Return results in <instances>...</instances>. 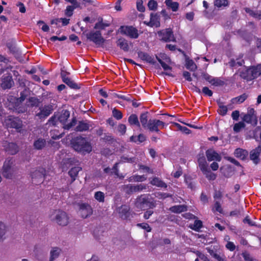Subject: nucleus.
I'll return each mask as SVG.
<instances>
[{
    "label": "nucleus",
    "mask_w": 261,
    "mask_h": 261,
    "mask_svg": "<svg viewBox=\"0 0 261 261\" xmlns=\"http://www.w3.org/2000/svg\"><path fill=\"white\" fill-rule=\"evenodd\" d=\"M140 121L143 127L150 132L158 133L160 128H163L166 126L165 123L160 120L150 119L148 120L147 113H143L140 115Z\"/></svg>",
    "instance_id": "nucleus-1"
},
{
    "label": "nucleus",
    "mask_w": 261,
    "mask_h": 261,
    "mask_svg": "<svg viewBox=\"0 0 261 261\" xmlns=\"http://www.w3.org/2000/svg\"><path fill=\"white\" fill-rule=\"evenodd\" d=\"M70 116V112L65 110H62L60 113L57 114L49 120V122L53 125H56L58 121L60 122L63 125L64 129H69L75 124V119H73L69 123H66Z\"/></svg>",
    "instance_id": "nucleus-2"
},
{
    "label": "nucleus",
    "mask_w": 261,
    "mask_h": 261,
    "mask_svg": "<svg viewBox=\"0 0 261 261\" xmlns=\"http://www.w3.org/2000/svg\"><path fill=\"white\" fill-rule=\"evenodd\" d=\"M72 144L75 151L83 154L89 153L92 150V147L90 142L83 137L76 138L72 141Z\"/></svg>",
    "instance_id": "nucleus-3"
},
{
    "label": "nucleus",
    "mask_w": 261,
    "mask_h": 261,
    "mask_svg": "<svg viewBox=\"0 0 261 261\" xmlns=\"http://www.w3.org/2000/svg\"><path fill=\"white\" fill-rule=\"evenodd\" d=\"M49 218L52 221L62 226L67 225L69 222V218L67 213L60 210L53 211Z\"/></svg>",
    "instance_id": "nucleus-4"
},
{
    "label": "nucleus",
    "mask_w": 261,
    "mask_h": 261,
    "mask_svg": "<svg viewBox=\"0 0 261 261\" xmlns=\"http://www.w3.org/2000/svg\"><path fill=\"white\" fill-rule=\"evenodd\" d=\"M14 161L12 159H7L4 162L3 168V174L7 178H10L17 170Z\"/></svg>",
    "instance_id": "nucleus-5"
},
{
    "label": "nucleus",
    "mask_w": 261,
    "mask_h": 261,
    "mask_svg": "<svg viewBox=\"0 0 261 261\" xmlns=\"http://www.w3.org/2000/svg\"><path fill=\"white\" fill-rule=\"evenodd\" d=\"M119 32L121 34L125 35L132 39H136L139 36L138 30L133 26H121L119 29Z\"/></svg>",
    "instance_id": "nucleus-6"
},
{
    "label": "nucleus",
    "mask_w": 261,
    "mask_h": 261,
    "mask_svg": "<svg viewBox=\"0 0 261 261\" xmlns=\"http://www.w3.org/2000/svg\"><path fill=\"white\" fill-rule=\"evenodd\" d=\"M157 59L165 71L162 73L170 76H174L172 73V68L169 65L171 63L170 59L165 56V58H163V60L158 57Z\"/></svg>",
    "instance_id": "nucleus-7"
},
{
    "label": "nucleus",
    "mask_w": 261,
    "mask_h": 261,
    "mask_svg": "<svg viewBox=\"0 0 261 261\" xmlns=\"http://www.w3.org/2000/svg\"><path fill=\"white\" fill-rule=\"evenodd\" d=\"M87 38L90 41H93L96 45L101 46L103 45L105 40L101 36L99 31L91 32L87 34Z\"/></svg>",
    "instance_id": "nucleus-8"
},
{
    "label": "nucleus",
    "mask_w": 261,
    "mask_h": 261,
    "mask_svg": "<svg viewBox=\"0 0 261 261\" xmlns=\"http://www.w3.org/2000/svg\"><path fill=\"white\" fill-rule=\"evenodd\" d=\"M4 124L7 127L14 128L16 129H19L22 126V122L18 118L10 116L5 120Z\"/></svg>",
    "instance_id": "nucleus-9"
},
{
    "label": "nucleus",
    "mask_w": 261,
    "mask_h": 261,
    "mask_svg": "<svg viewBox=\"0 0 261 261\" xmlns=\"http://www.w3.org/2000/svg\"><path fill=\"white\" fill-rule=\"evenodd\" d=\"M118 216L123 220H127L130 216V207L127 205H122L118 207L116 211Z\"/></svg>",
    "instance_id": "nucleus-10"
},
{
    "label": "nucleus",
    "mask_w": 261,
    "mask_h": 261,
    "mask_svg": "<svg viewBox=\"0 0 261 261\" xmlns=\"http://www.w3.org/2000/svg\"><path fill=\"white\" fill-rule=\"evenodd\" d=\"M158 34L161 39L166 42L175 41L173 32L170 29L160 31Z\"/></svg>",
    "instance_id": "nucleus-11"
},
{
    "label": "nucleus",
    "mask_w": 261,
    "mask_h": 261,
    "mask_svg": "<svg viewBox=\"0 0 261 261\" xmlns=\"http://www.w3.org/2000/svg\"><path fill=\"white\" fill-rule=\"evenodd\" d=\"M79 213L82 218H86L92 215L93 210L89 204L82 203L80 204Z\"/></svg>",
    "instance_id": "nucleus-12"
},
{
    "label": "nucleus",
    "mask_w": 261,
    "mask_h": 261,
    "mask_svg": "<svg viewBox=\"0 0 261 261\" xmlns=\"http://www.w3.org/2000/svg\"><path fill=\"white\" fill-rule=\"evenodd\" d=\"M148 197L147 196L143 195L138 197L136 201L135 205L137 207L140 209H144L146 206L148 205Z\"/></svg>",
    "instance_id": "nucleus-13"
},
{
    "label": "nucleus",
    "mask_w": 261,
    "mask_h": 261,
    "mask_svg": "<svg viewBox=\"0 0 261 261\" xmlns=\"http://www.w3.org/2000/svg\"><path fill=\"white\" fill-rule=\"evenodd\" d=\"M52 111L51 106H45L40 109V112L36 114V116L40 119L45 118L51 114Z\"/></svg>",
    "instance_id": "nucleus-14"
},
{
    "label": "nucleus",
    "mask_w": 261,
    "mask_h": 261,
    "mask_svg": "<svg viewBox=\"0 0 261 261\" xmlns=\"http://www.w3.org/2000/svg\"><path fill=\"white\" fill-rule=\"evenodd\" d=\"M205 154L207 160L210 162L213 161L220 162L221 160V156L213 149H208Z\"/></svg>",
    "instance_id": "nucleus-15"
},
{
    "label": "nucleus",
    "mask_w": 261,
    "mask_h": 261,
    "mask_svg": "<svg viewBox=\"0 0 261 261\" xmlns=\"http://www.w3.org/2000/svg\"><path fill=\"white\" fill-rule=\"evenodd\" d=\"M9 226L4 222L0 221V242H3L7 238Z\"/></svg>",
    "instance_id": "nucleus-16"
},
{
    "label": "nucleus",
    "mask_w": 261,
    "mask_h": 261,
    "mask_svg": "<svg viewBox=\"0 0 261 261\" xmlns=\"http://www.w3.org/2000/svg\"><path fill=\"white\" fill-rule=\"evenodd\" d=\"M61 251V249L59 247H54L51 248L49 253V261H54L58 258Z\"/></svg>",
    "instance_id": "nucleus-17"
},
{
    "label": "nucleus",
    "mask_w": 261,
    "mask_h": 261,
    "mask_svg": "<svg viewBox=\"0 0 261 261\" xmlns=\"http://www.w3.org/2000/svg\"><path fill=\"white\" fill-rule=\"evenodd\" d=\"M5 150L8 153L15 154L18 151V147L14 143H9L5 146Z\"/></svg>",
    "instance_id": "nucleus-18"
},
{
    "label": "nucleus",
    "mask_w": 261,
    "mask_h": 261,
    "mask_svg": "<svg viewBox=\"0 0 261 261\" xmlns=\"http://www.w3.org/2000/svg\"><path fill=\"white\" fill-rule=\"evenodd\" d=\"M13 84V81L12 77L11 76H7L3 79L1 84V86L2 88L4 89H9L11 87Z\"/></svg>",
    "instance_id": "nucleus-19"
},
{
    "label": "nucleus",
    "mask_w": 261,
    "mask_h": 261,
    "mask_svg": "<svg viewBox=\"0 0 261 261\" xmlns=\"http://www.w3.org/2000/svg\"><path fill=\"white\" fill-rule=\"evenodd\" d=\"M240 76L241 77L246 79L248 81L251 80L253 79L252 76H251V71L250 68H243L241 71L240 72Z\"/></svg>",
    "instance_id": "nucleus-20"
},
{
    "label": "nucleus",
    "mask_w": 261,
    "mask_h": 261,
    "mask_svg": "<svg viewBox=\"0 0 261 261\" xmlns=\"http://www.w3.org/2000/svg\"><path fill=\"white\" fill-rule=\"evenodd\" d=\"M82 170L80 167H74L71 168L68 172L69 175L71 178V183L73 182L76 179L79 171Z\"/></svg>",
    "instance_id": "nucleus-21"
},
{
    "label": "nucleus",
    "mask_w": 261,
    "mask_h": 261,
    "mask_svg": "<svg viewBox=\"0 0 261 261\" xmlns=\"http://www.w3.org/2000/svg\"><path fill=\"white\" fill-rule=\"evenodd\" d=\"M160 21L158 16L156 15H153L151 14L150 15V19L149 22H148L147 24L148 26L153 27H159L160 26Z\"/></svg>",
    "instance_id": "nucleus-22"
},
{
    "label": "nucleus",
    "mask_w": 261,
    "mask_h": 261,
    "mask_svg": "<svg viewBox=\"0 0 261 261\" xmlns=\"http://www.w3.org/2000/svg\"><path fill=\"white\" fill-rule=\"evenodd\" d=\"M117 44L125 51H127L129 49L127 41L124 38L119 39L117 42Z\"/></svg>",
    "instance_id": "nucleus-23"
},
{
    "label": "nucleus",
    "mask_w": 261,
    "mask_h": 261,
    "mask_svg": "<svg viewBox=\"0 0 261 261\" xmlns=\"http://www.w3.org/2000/svg\"><path fill=\"white\" fill-rule=\"evenodd\" d=\"M251 71V76L253 79L261 75V64L256 66H252L250 67Z\"/></svg>",
    "instance_id": "nucleus-24"
},
{
    "label": "nucleus",
    "mask_w": 261,
    "mask_h": 261,
    "mask_svg": "<svg viewBox=\"0 0 261 261\" xmlns=\"http://www.w3.org/2000/svg\"><path fill=\"white\" fill-rule=\"evenodd\" d=\"M199 167L201 171L203 172L208 169V164L205 161L204 157L202 156L198 160Z\"/></svg>",
    "instance_id": "nucleus-25"
},
{
    "label": "nucleus",
    "mask_w": 261,
    "mask_h": 261,
    "mask_svg": "<svg viewBox=\"0 0 261 261\" xmlns=\"http://www.w3.org/2000/svg\"><path fill=\"white\" fill-rule=\"evenodd\" d=\"M138 55L139 58H140L142 60L150 63H153V58L147 53L142 51H139L138 52Z\"/></svg>",
    "instance_id": "nucleus-26"
},
{
    "label": "nucleus",
    "mask_w": 261,
    "mask_h": 261,
    "mask_svg": "<svg viewBox=\"0 0 261 261\" xmlns=\"http://www.w3.org/2000/svg\"><path fill=\"white\" fill-rule=\"evenodd\" d=\"M245 12L251 16L258 19H261V11H253L249 8H246Z\"/></svg>",
    "instance_id": "nucleus-27"
},
{
    "label": "nucleus",
    "mask_w": 261,
    "mask_h": 261,
    "mask_svg": "<svg viewBox=\"0 0 261 261\" xmlns=\"http://www.w3.org/2000/svg\"><path fill=\"white\" fill-rule=\"evenodd\" d=\"M170 211L175 213H180L187 211V206L184 205H175L170 208Z\"/></svg>",
    "instance_id": "nucleus-28"
},
{
    "label": "nucleus",
    "mask_w": 261,
    "mask_h": 261,
    "mask_svg": "<svg viewBox=\"0 0 261 261\" xmlns=\"http://www.w3.org/2000/svg\"><path fill=\"white\" fill-rule=\"evenodd\" d=\"M234 155L241 160H244L247 155V151L241 148H238L234 151Z\"/></svg>",
    "instance_id": "nucleus-29"
},
{
    "label": "nucleus",
    "mask_w": 261,
    "mask_h": 261,
    "mask_svg": "<svg viewBox=\"0 0 261 261\" xmlns=\"http://www.w3.org/2000/svg\"><path fill=\"white\" fill-rule=\"evenodd\" d=\"M128 121L130 125H136L138 127L140 126V123L138 120V117L135 114H132L128 119Z\"/></svg>",
    "instance_id": "nucleus-30"
},
{
    "label": "nucleus",
    "mask_w": 261,
    "mask_h": 261,
    "mask_svg": "<svg viewBox=\"0 0 261 261\" xmlns=\"http://www.w3.org/2000/svg\"><path fill=\"white\" fill-rule=\"evenodd\" d=\"M63 81L68 85L70 87L72 88H77V85L71 80L68 77L66 76L63 73H61Z\"/></svg>",
    "instance_id": "nucleus-31"
},
{
    "label": "nucleus",
    "mask_w": 261,
    "mask_h": 261,
    "mask_svg": "<svg viewBox=\"0 0 261 261\" xmlns=\"http://www.w3.org/2000/svg\"><path fill=\"white\" fill-rule=\"evenodd\" d=\"M229 5V2L227 0H215L214 1V5L215 7L223 9L225 7L228 6Z\"/></svg>",
    "instance_id": "nucleus-32"
},
{
    "label": "nucleus",
    "mask_w": 261,
    "mask_h": 261,
    "mask_svg": "<svg viewBox=\"0 0 261 261\" xmlns=\"http://www.w3.org/2000/svg\"><path fill=\"white\" fill-rule=\"evenodd\" d=\"M150 183L151 185L153 186H155L161 188H166L167 185L165 183H164L163 181L160 180L159 178L155 177L153 178L151 181Z\"/></svg>",
    "instance_id": "nucleus-33"
},
{
    "label": "nucleus",
    "mask_w": 261,
    "mask_h": 261,
    "mask_svg": "<svg viewBox=\"0 0 261 261\" xmlns=\"http://www.w3.org/2000/svg\"><path fill=\"white\" fill-rule=\"evenodd\" d=\"M46 141L43 139H38L34 143V146L37 149H41L45 146Z\"/></svg>",
    "instance_id": "nucleus-34"
},
{
    "label": "nucleus",
    "mask_w": 261,
    "mask_h": 261,
    "mask_svg": "<svg viewBox=\"0 0 261 261\" xmlns=\"http://www.w3.org/2000/svg\"><path fill=\"white\" fill-rule=\"evenodd\" d=\"M89 128V125L88 123L85 122H80L76 127L77 131L83 132L87 130Z\"/></svg>",
    "instance_id": "nucleus-35"
},
{
    "label": "nucleus",
    "mask_w": 261,
    "mask_h": 261,
    "mask_svg": "<svg viewBox=\"0 0 261 261\" xmlns=\"http://www.w3.org/2000/svg\"><path fill=\"white\" fill-rule=\"evenodd\" d=\"M202 226V221L199 220H196L193 224H190L189 227L195 231H198Z\"/></svg>",
    "instance_id": "nucleus-36"
},
{
    "label": "nucleus",
    "mask_w": 261,
    "mask_h": 261,
    "mask_svg": "<svg viewBox=\"0 0 261 261\" xmlns=\"http://www.w3.org/2000/svg\"><path fill=\"white\" fill-rule=\"evenodd\" d=\"M94 198L99 202H103L105 201V195L104 193L101 191L95 192L94 195Z\"/></svg>",
    "instance_id": "nucleus-37"
},
{
    "label": "nucleus",
    "mask_w": 261,
    "mask_h": 261,
    "mask_svg": "<svg viewBox=\"0 0 261 261\" xmlns=\"http://www.w3.org/2000/svg\"><path fill=\"white\" fill-rule=\"evenodd\" d=\"M146 179V177L144 175H135L131 176L128 179V181L133 182V181H137V182H141L145 180Z\"/></svg>",
    "instance_id": "nucleus-38"
},
{
    "label": "nucleus",
    "mask_w": 261,
    "mask_h": 261,
    "mask_svg": "<svg viewBox=\"0 0 261 261\" xmlns=\"http://www.w3.org/2000/svg\"><path fill=\"white\" fill-rule=\"evenodd\" d=\"M186 66L187 69L191 71H194L197 68V66L194 61L190 59L186 60Z\"/></svg>",
    "instance_id": "nucleus-39"
},
{
    "label": "nucleus",
    "mask_w": 261,
    "mask_h": 261,
    "mask_svg": "<svg viewBox=\"0 0 261 261\" xmlns=\"http://www.w3.org/2000/svg\"><path fill=\"white\" fill-rule=\"evenodd\" d=\"M145 136L143 134H140L138 136H132L130 141L136 143H142L145 140Z\"/></svg>",
    "instance_id": "nucleus-40"
},
{
    "label": "nucleus",
    "mask_w": 261,
    "mask_h": 261,
    "mask_svg": "<svg viewBox=\"0 0 261 261\" xmlns=\"http://www.w3.org/2000/svg\"><path fill=\"white\" fill-rule=\"evenodd\" d=\"M244 63V61L242 59H239L234 60V59L231 60L229 62V65L231 67H238L242 65Z\"/></svg>",
    "instance_id": "nucleus-41"
},
{
    "label": "nucleus",
    "mask_w": 261,
    "mask_h": 261,
    "mask_svg": "<svg viewBox=\"0 0 261 261\" xmlns=\"http://www.w3.org/2000/svg\"><path fill=\"white\" fill-rule=\"evenodd\" d=\"M224 82L219 77H214L212 79V81L211 83L213 86H220L223 85Z\"/></svg>",
    "instance_id": "nucleus-42"
},
{
    "label": "nucleus",
    "mask_w": 261,
    "mask_h": 261,
    "mask_svg": "<svg viewBox=\"0 0 261 261\" xmlns=\"http://www.w3.org/2000/svg\"><path fill=\"white\" fill-rule=\"evenodd\" d=\"M203 174L209 180H214L216 178V174L211 172L210 169L203 172Z\"/></svg>",
    "instance_id": "nucleus-43"
},
{
    "label": "nucleus",
    "mask_w": 261,
    "mask_h": 261,
    "mask_svg": "<svg viewBox=\"0 0 261 261\" xmlns=\"http://www.w3.org/2000/svg\"><path fill=\"white\" fill-rule=\"evenodd\" d=\"M77 7L71 6H67L64 11V14L67 17H71L73 15V11Z\"/></svg>",
    "instance_id": "nucleus-44"
},
{
    "label": "nucleus",
    "mask_w": 261,
    "mask_h": 261,
    "mask_svg": "<svg viewBox=\"0 0 261 261\" xmlns=\"http://www.w3.org/2000/svg\"><path fill=\"white\" fill-rule=\"evenodd\" d=\"M51 137L54 139H59L62 137L63 134L59 133L58 130L55 129L50 132Z\"/></svg>",
    "instance_id": "nucleus-45"
},
{
    "label": "nucleus",
    "mask_w": 261,
    "mask_h": 261,
    "mask_svg": "<svg viewBox=\"0 0 261 261\" xmlns=\"http://www.w3.org/2000/svg\"><path fill=\"white\" fill-rule=\"evenodd\" d=\"M158 4L155 0H150L148 3V7L150 10H155L157 9Z\"/></svg>",
    "instance_id": "nucleus-46"
},
{
    "label": "nucleus",
    "mask_w": 261,
    "mask_h": 261,
    "mask_svg": "<svg viewBox=\"0 0 261 261\" xmlns=\"http://www.w3.org/2000/svg\"><path fill=\"white\" fill-rule=\"evenodd\" d=\"M245 127V124L243 122H240L236 123L233 126V130L236 132H239L241 129Z\"/></svg>",
    "instance_id": "nucleus-47"
},
{
    "label": "nucleus",
    "mask_w": 261,
    "mask_h": 261,
    "mask_svg": "<svg viewBox=\"0 0 261 261\" xmlns=\"http://www.w3.org/2000/svg\"><path fill=\"white\" fill-rule=\"evenodd\" d=\"M174 125L177 127V128L186 134L190 133V130L186 126L180 125L179 124L175 123Z\"/></svg>",
    "instance_id": "nucleus-48"
},
{
    "label": "nucleus",
    "mask_w": 261,
    "mask_h": 261,
    "mask_svg": "<svg viewBox=\"0 0 261 261\" xmlns=\"http://www.w3.org/2000/svg\"><path fill=\"white\" fill-rule=\"evenodd\" d=\"M112 113L113 116L117 120H120L122 118L121 112L116 109L113 110Z\"/></svg>",
    "instance_id": "nucleus-49"
},
{
    "label": "nucleus",
    "mask_w": 261,
    "mask_h": 261,
    "mask_svg": "<svg viewBox=\"0 0 261 261\" xmlns=\"http://www.w3.org/2000/svg\"><path fill=\"white\" fill-rule=\"evenodd\" d=\"M218 111L220 115L224 116L227 113V108L225 106L220 105Z\"/></svg>",
    "instance_id": "nucleus-50"
},
{
    "label": "nucleus",
    "mask_w": 261,
    "mask_h": 261,
    "mask_svg": "<svg viewBox=\"0 0 261 261\" xmlns=\"http://www.w3.org/2000/svg\"><path fill=\"white\" fill-rule=\"evenodd\" d=\"M137 226L139 227L142 228L143 229L146 230L147 232H150L151 230V227L147 223H138V224H137Z\"/></svg>",
    "instance_id": "nucleus-51"
},
{
    "label": "nucleus",
    "mask_w": 261,
    "mask_h": 261,
    "mask_svg": "<svg viewBox=\"0 0 261 261\" xmlns=\"http://www.w3.org/2000/svg\"><path fill=\"white\" fill-rule=\"evenodd\" d=\"M214 210H215L217 212H218L220 213H222L223 210L220 202L217 201H215L214 206Z\"/></svg>",
    "instance_id": "nucleus-52"
},
{
    "label": "nucleus",
    "mask_w": 261,
    "mask_h": 261,
    "mask_svg": "<svg viewBox=\"0 0 261 261\" xmlns=\"http://www.w3.org/2000/svg\"><path fill=\"white\" fill-rule=\"evenodd\" d=\"M137 8L138 10L140 12H144L145 11V8L143 5V2L141 0L137 1Z\"/></svg>",
    "instance_id": "nucleus-53"
},
{
    "label": "nucleus",
    "mask_w": 261,
    "mask_h": 261,
    "mask_svg": "<svg viewBox=\"0 0 261 261\" xmlns=\"http://www.w3.org/2000/svg\"><path fill=\"white\" fill-rule=\"evenodd\" d=\"M168 7L171 9L173 11L176 12L178 9L179 4L177 2H173L172 4H170V5L168 6Z\"/></svg>",
    "instance_id": "nucleus-54"
},
{
    "label": "nucleus",
    "mask_w": 261,
    "mask_h": 261,
    "mask_svg": "<svg viewBox=\"0 0 261 261\" xmlns=\"http://www.w3.org/2000/svg\"><path fill=\"white\" fill-rule=\"evenodd\" d=\"M146 187L145 185L143 184H139L137 185H135V187L134 188V190H135V192H139L143 189H145Z\"/></svg>",
    "instance_id": "nucleus-55"
},
{
    "label": "nucleus",
    "mask_w": 261,
    "mask_h": 261,
    "mask_svg": "<svg viewBox=\"0 0 261 261\" xmlns=\"http://www.w3.org/2000/svg\"><path fill=\"white\" fill-rule=\"evenodd\" d=\"M202 92L204 93L205 95L208 96H212L213 95L212 91L209 89V88L207 87H204L203 88Z\"/></svg>",
    "instance_id": "nucleus-56"
},
{
    "label": "nucleus",
    "mask_w": 261,
    "mask_h": 261,
    "mask_svg": "<svg viewBox=\"0 0 261 261\" xmlns=\"http://www.w3.org/2000/svg\"><path fill=\"white\" fill-rule=\"evenodd\" d=\"M247 98V96L245 94L242 95L238 96L233 99L234 101H237L239 103H242Z\"/></svg>",
    "instance_id": "nucleus-57"
},
{
    "label": "nucleus",
    "mask_w": 261,
    "mask_h": 261,
    "mask_svg": "<svg viewBox=\"0 0 261 261\" xmlns=\"http://www.w3.org/2000/svg\"><path fill=\"white\" fill-rule=\"evenodd\" d=\"M67 39L66 36H62L61 37H58L57 36H53L50 38V40L51 41H56L57 40L59 41H63Z\"/></svg>",
    "instance_id": "nucleus-58"
},
{
    "label": "nucleus",
    "mask_w": 261,
    "mask_h": 261,
    "mask_svg": "<svg viewBox=\"0 0 261 261\" xmlns=\"http://www.w3.org/2000/svg\"><path fill=\"white\" fill-rule=\"evenodd\" d=\"M253 119H254V118L248 114L245 115L243 118V120L248 123H251Z\"/></svg>",
    "instance_id": "nucleus-59"
},
{
    "label": "nucleus",
    "mask_w": 261,
    "mask_h": 261,
    "mask_svg": "<svg viewBox=\"0 0 261 261\" xmlns=\"http://www.w3.org/2000/svg\"><path fill=\"white\" fill-rule=\"evenodd\" d=\"M214 258L218 261H227L226 257L224 255H221L218 253L214 255Z\"/></svg>",
    "instance_id": "nucleus-60"
},
{
    "label": "nucleus",
    "mask_w": 261,
    "mask_h": 261,
    "mask_svg": "<svg viewBox=\"0 0 261 261\" xmlns=\"http://www.w3.org/2000/svg\"><path fill=\"white\" fill-rule=\"evenodd\" d=\"M126 129V126L124 124H121L118 125V130L122 135L125 133Z\"/></svg>",
    "instance_id": "nucleus-61"
},
{
    "label": "nucleus",
    "mask_w": 261,
    "mask_h": 261,
    "mask_svg": "<svg viewBox=\"0 0 261 261\" xmlns=\"http://www.w3.org/2000/svg\"><path fill=\"white\" fill-rule=\"evenodd\" d=\"M134 187H135V185H128L126 186V192L128 193L135 192V190H134Z\"/></svg>",
    "instance_id": "nucleus-62"
},
{
    "label": "nucleus",
    "mask_w": 261,
    "mask_h": 261,
    "mask_svg": "<svg viewBox=\"0 0 261 261\" xmlns=\"http://www.w3.org/2000/svg\"><path fill=\"white\" fill-rule=\"evenodd\" d=\"M65 1L69 2L72 4L71 6L79 8L80 6V4L76 0H65Z\"/></svg>",
    "instance_id": "nucleus-63"
},
{
    "label": "nucleus",
    "mask_w": 261,
    "mask_h": 261,
    "mask_svg": "<svg viewBox=\"0 0 261 261\" xmlns=\"http://www.w3.org/2000/svg\"><path fill=\"white\" fill-rule=\"evenodd\" d=\"M226 247L230 251H233L235 249L236 246L232 242H229L226 245Z\"/></svg>",
    "instance_id": "nucleus-64"
}]
</instances>
